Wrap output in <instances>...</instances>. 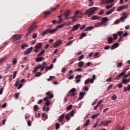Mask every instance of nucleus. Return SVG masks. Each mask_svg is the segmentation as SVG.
<instances>
[{"mask_svg": "<svg viewBox=\"0 0 130 130\" xmlns=\"http://www.w3.org/2000/svg\"><path fill=\"white\" fill-rule=\"evenodd\" d=\"M38 27V25H37V22H34L31 24V25H30L29 27L27 29V32L25 36H28V35H30L36 28Z\"/></svg>", "mask_w": 130, "mask_h": 130, "instance_id": "1", "label": "nucleus"}, {"mask_svg": "<svg viewBox=\"0 0 130 130\" xmlns=\"http://www.w3.org/2000/svg\"><path fill=\"white\" fill-rule=\"evenodd\" d=\"M98 8L96 7H92L90 8L86 11L85 15L86 16H88V17H90L95 14V11H97Z\"/></svg>", "mask_w": 130, "mask_h": 130, "instance_id": "2", "label": "nucleus"}, {"mask_svg": "<svg viewBox=\"0 0 130 130\" xmlns=\"http://www.w3.org/2000/svg\"><path fill=\"white\" fill-rule=\"evenodd\" d=\"M57 32V28L51 29L50 28H48L46 30L43 32V35H47L48 33L50 34H54Z\"/></svg>", "mask_w": 130, "mask_h": 130, "instance_id": "3", "label": "nucleus"}, {"mask_svg": "<svg viewBox=\"0 0 130 130\" xmlns=\"http://www.w3.org/2000/svg\"><path fill=\"white\" fill-rule=\"evenodd\" d=\"M21 36L19 35H14L12 39H13V42H16L15 43H19L20 42L19 40H21Z\"/></svg>", "mask_w": 130, "mask_h": 130, "instance_id": "4", "label": "nucleus"}, {"mask_svg": "<svg viewBox=\"0 0 130 130\" xmlns=\"http://www.w3.org/2000/svg\"><path fill=\"white\" fill-rule=\"evenodd\" d=\"M46 95L47 96H46L45 98H44V101H47L48 99H51L53 98V94H52V93L50 92V91L47 92H46Z\"/></svg>", "mask_w": 130, "mask_h": 130, "instance_id": "5", "label": "nucleus"}, {"mask_svg": "<svg viewBox=\"0 0 130 130\" xmlns=\"http://www.w3.org/2000/svg\"><path fill=\"white\" fill-rule=\"evenodd\" d=\"M46 95L47 96H46L45 98H44V101H47L48 99H51L53 98V94H52V93L50 92V91L47 92H46Z\"/></svg>", "mask_w": 130, "mask_h": 130, "instance_id": "6", "label": "nucleus"}, {"mask_svg": "<svg viewBox=\"0 0 130 130\" xmlns=\"http://www.w3.org/2000/svg\"><path fill=\"white\" fill-rule=\"evenodd\" d=\"M45 66H46V63L45 62H43L42 65H40L39 66H37L35 68V69L38 70L40 69H41V71L42 72L43 70H44V68H45Z\"/></svg>", "mask_w": 130, "mask_h": 130, "instance_id": "7", "label": "nucleus"}, {"mask_svg": "<svg viewBox=\"0 0 130 130\" xmlns=\"http://www.w3.org/2000/svg\"><path fill=\"white\" fill-rule=\"evenodd\" d=\"M79 14H80V15H82V13L81 12H80V11H77L75 15L72 17L73 21H76V19H75L76 18H80V16H78Z\"/></svg>", "mask_w": 130, "mask_h": 130, "instance_id": "8", "label": "nucleus"}, {"mask_svg": "<svg viewBox=\"0 0 130 130\" xmlns=\"http://www.w3.org/2000/svg\"><path fill=\"white\" fill-rule=\"evenodd\" d=\"M114 0H101V3L102 5H104V4H110V3H113Z\"/></svg>", "mask_w": 130, "mask_h": 130, "instance_id": "9", "label": "nucleus"}, {"mask_svg": "<svg viewBox=\"0 0 130 130\" xmlns=\"http://www.w3.org/2000/svg\"><path fill=\"white\" fill-rule=\"evenodd\" d=\"M125 75V71H122L121 73H120L118 76L115 77V80H119L122 76H124Z\"/></svg>", "mask_w": 130, "mask_h": 130, "instance_id": "10", "label": "nucleus"}, {"mask_svg": "<svg viewBox=\"0 0 130 130\" xmlns=\"http://www.w3.org/2000/svg\"><path fill=\"white\" fill-rule=\"evenodd\" d=\"M61 43H62V42L61 41V40H58L54 43L53 46L54 47H57V46H59V45H61Z\"/></svg>", "mask_w": 130, "mask_h": 130, "instance_id": "11", "label": "nucleus"}, {"mask_svg": "<svg viewBox=\"0 0 130 130\" xmlns=\"http://www.w3.org/2000/svg\"><path fill=\"white\" fill-rule=\"evenodd\" d=\"M123 9H127V6L123 5L121 6H119L117 8V12H120V11H122V10H123Z\"/></svg>", "mask_w": 130, "mask_h": 130, "instance_id": "12", "label": "nucleus"}, {"mask_svg": "<svg viewBox=\"0 0 130 130\" xmlns=\"http://www.w3.org/2000/svg\"><path fill=\"white\" fill-rule=\"evenodd\" d=\"M80 27H81V25L79 23L77 24L73 27L72 31H77Z\"/></svg>", "mask_w": 130, "mask_h": 130, "instance_id": "13", "label": "nucleus"}, {"mask_svg": "<svg viewBox=\"0 0 130 130\" xmlns=\"http://www.w3.org/2000/svg\"><path fill=\"white\" fill-rule=\"evenodd\" d=\"M80 78H82V75H77L75 77V80H76L75 81L76 83H80V82H81V79H80Z\"/></svg>", "mask_w": 130, "mask_h": 130, "instance_id": "14", "label": "nucleus"}, {"mask_svg": "<svg viewBox=\"0 0 130 130\" xmlns=\"http://www.w3.org/2000/svg\"><path fill=\"white\" fill-rule=\"evenodd\" d=\"M110 122H111V121H103L101 122V124H103L104 126H107V125H108Z\"/></svg>", "mask_w": 130, "mask_h": 130, "instance_id": "15", "label": "nucleus"}, {"mask_svg": "<svg viewBox=\"0 0 130 130\" xmlns=\"http://www.w3.org/2000/svg\"><path fill=\"white\" fill-rule=\"evenodd\" d=\"M33 49V47H31L28 49H27L25 52H24V55H27V54H29L31 51H32V50Z\"/></svg>", "mask_w": 130, "mask_h": 130, "instance_id": "16", "label": "nucleus"}, {"mask_svg": "<svg viewBox=\"0 0 130 130\" xmlns=\"http://www.w3.org/2000/svg\"><path fill=\"white\" fill-rule=\"evenodd\" d=\"M127 18V14H124L119 19L120 22H124V19Z\"/></svg>", "mask_w": 130, "mask_h": 130, "instance_id": "17", "label": "nucleus"}, {"mask_svg": "<svg viewBox=\"0 0 130 130\" xmlns=\"http://www.w3.org/2000/svg\"><path fill=\"white\" fill-rule=\"evenodd\" d=\"M70 14H71V11L67 10L66 11V12L64 13V16L65 17V19L69 18V16H70Z\"/></svg>", "mask_w": 130, "mask_h": 130, "instance_id": "18", "label": "nucleus"}, {"mask_svg": "<svg viewBox=\"0 0 130 130\" xmlns=\"http://www.w3.org/2000/svg\"><path fill=\"white\" fill-rule=\"evenodd\" d=\"M89 83H91V84H93V79H90V78H88L84 82V84H85V85H88Z\"/></svg>", "mask_w": 130, "mask_h": 130, "instance_id": "19", "label": "nucleus"}, {"mask_svg": "<svg viewBox=\"0 0 130 130\" xmlns=\"http://www.w3.org/2000/svg\"><path fill=\"white\" fill-rule=\"evenodd\" d=\"M85 93L83 92H80L79 94V97L78 98V100H82V98H84V96L85 95Z\"/></svg>", "mask_w": 130, "mask_h": 130, "instance_id": "20", "label": "nucleus"}, {"mask_svg": "<svg viewBox=\"0 0 130 130\" xmlns=\"http://www.w3.org/2000/svg\"><path fill=\"white\" fill-rule=\"evenodd\" d=\"M118 43H116L115 44H113L111 47V49H115L117 47H118Z\"/></svg>", "mask_w": 130, "mask_h": 130, "instance_id": "21", "label": "nucleus"}, {"mask_svg": "<svg viewBox=\"0 0 130 130\" xmlns=\"http://www.w3.org/2000/svg\"><path fill=\"white\" fill-rule=\"evenodd\" d=\"M50 105V101H47L46 103V105H45L43 108V110L45 111V108H46V106H49Z\"/></svg>", "mask_w": 130, "mask_h": 130, "instance_id": "22", "label": "nucleus"}, {"mask_svg": "<svg viewBox=\"0 0 130 130\" xmlns=\"http://www.w3.org/2000/svg\"><path fill=\"white\" fill-rule=\"evenodd\" d=\"M92 29H94V27L88 26L84 29V31L86 32V31H90V30H92Z\"/></svg>", "mask_w": 130, "mask_h": 130, "instance_id": "23", "label": "nucleus"}, {"mask_svg": "<svg viewBox=\"0 0 130 130\" xmlns=\"http://www.w3.org/2000/svg\"><path fill=\"white\" fill-rule=\"evenodd\" d=\"M108 42L109 44H111V43L113 42V39L112 38V37L108 38Z\"/></svg>", "mask_w": 130, "mask_h": 130, "instance_id": "24", "label": "nucleus"}, {"mask_svg": "<svg viewBox=\"0 0 130 130\" xmlns=\"http://www.w3.org/2000/svg\"><path fill=\"white\" fill-rule=\"evenodd\" d=\"M58 8H59V5H56V6L55 7L51 8V12H54V11H56V10H57V9H58Z\"/></svg>", "mask_w": 130, "mask_h": 130, "instance_id": "25", "label": "nucleus"}, {"mask_svg": "<svg viewBox=\"0 0 130 130\" xmlns=\"http://www.w3.org/2000/svg\"><path fill=\"white\" fill-rule=\"evenodd\" d=\"M89 123H90V119H87L84 124V127H87L89 125Z\"/></svg>", "mask_w": 130, "mask_h": 130, "instance_id": "26", "label": "nucleus"}, {"mask_svg": "<svg viewBox=\"0 0 130 130\" xmlns=\"http://www.w3.org/2000/svg\"><path fill=\"white\" fill-rule=\"evenodd\" d=\"M41 46H42V43H38L36 45L35 48L39 49L41 48Z\"/></svg>", "mask_w": 130, "mask_h": 130, "instance_id": "27", "label": "nucleus"}, {"mask_svg": "<svg viewBox=\"0 0 130 130\" xmlns=\"http://www.w3.org/2000/svg\"><path fill=\"white\" fill-rule=\"evenodd\" d=\"M64 118V114H62L59 118V122H61L62 121V119Z\"/></svg>", "mask_w": 130, "mask_h": 130, "instance_id": "28", "label": "nucleus"}, {"mask_svg": "<svg viewBox=\"0 0 130 130\" xmlns=\"http://www.w3.org/2000/svg\"><path fill=\"white\" fill-rule=\"evenodd\" d=\"M86 36H87V35L85 32H83L82 34L80 35L79 39H83V38H84V37Z\"/></svg>", "mask_w": 130, "mask_h": 130, "instance_id": "29", "label": "nucleus"}, {"mask_svg": "<svg viewBox=\"0 0 130 130\" xmlns=\"http://www.w3.org/2000/svg\"><path fill=\"white\" fill-rule=\"evenodd\" d=\"M83 66H84V61H81L78 63V67L79 68H82V67H83Z\"/></svg>", "mask_w": 130, "mask_h": 130, "instance_id": "30", "label": "nucleus"}, {"mask_svg": "<svg viewBox=\"0 0 130 130\" xmlns=\"http://www.w3.org/2000/svg\"><path fill=\"white\" fill-rule=\"evenodd\" d=\"M126 36H127V32H125L123 35H122V36H120V40H122V37H126Z\"/></svg>", "mask_w": 130, "mask_h": 130, "instance_id": "31", "label": "nucleus"}, {"mask_svg": "<svg viewBox=\"0 0 130 130\" xmlns=\"http://www.w3.org/2000/svg\"><path fill=\"white\" fill-rule=\"evenodd\" d=\"M126 36H127V32H125L123 35H122V36H120V40H122V37H126Z\"/></svg>", "mask_w": 130, "mask_h": 130, "instance_id": "32", "label": "nucleus"}, {"mask_svg": "<svg viewBox=\"0 0 130 130\" xmlns=\"http://www.w3.org/2000/svg\"><path fill=\"white\" fill-rule=\"evenodd\" d=\"M66 120H68V121L70 120V119H71V114H67L66 117Z\"/></svg>", "mask_w": 130, "mask_h": 130, "instance_id": "33", "label": "nucleus"}, {"mask_svg": "<svg viewBox=\"0 0 130 130\" xmlns=\"http://www.w3.org/2000/svg\"><path fill=\"white\" fill-rule=\"evenodd\" d=\"M107 21H108V18L107 17H104L102 19V22H103V23H105L106 22H107Z\"/></svg>", "mask_w": 130, "mask_h": 130, "instance_id": "34", "label": "nucleus"}, {"mask_svg": "<svg viewBox=\"0 0 130 130\" xmlns=\"http://www.w3.org/2000/svg\"><path fill=\"white\" fill-rule=\"evenodd\" d=\"M64 26H66V23L63 24H61V25H58L57 28H54V29H57V31H58V28H62V27H64Z\"/></svg>", "mask_w": 130, "mask_h": 130, "instance_id": "35", "label": "nucleus"}, {"mask_svg": "<svg viewBox=\"0 0 130 130\" xmlns=\"http://www.w3.org/2000/svg\"><path fill=\"white\" fill-rule=\"evenodd\" d=\"M113 40L114 41H115V40H116V39H117V35L116 34H114L113 35Z\"/></svg>", "mask_w": 130, "mask_h": 130, "instance_id": "36", "label": "nucleus"}, {"mask_svg": "<svg viewBox=\"0 0 130 130\" xmlns=\"http://www.w3.org/2000/svg\"><path fill=\"white\" fill-rule=\"evenodd\" d=\"M5 60H7V57H4L1 59H0V63H2V62H4Z\"/></svg>", "mask_w": 130, "mask_h": 130, "instance_id": "37", "label": "nucleus"}, {"mask_svg": "<svg viewBox=\"0 0 130 130\" xmlns=\"http://www.w3.org/2000/svg\"><path fill=\"white\" fill-rule=\"evenodd\" d=\"M91 19L92 20H97L98 19H100V18L97 16L93 15L92 17H91Z\"/></svg>", "mask_w": 130, "mask_h": 130, "instance_id": "38", "label": "nucleus"}, {"mask_svg": "<svg viewBox=\"0 0 130 130\" xmlns=\"http://www.w3.org/2000/svg\"><path fill=\"white\" fill-rule=\"evenodd\" d=\"M25 47H28V45L26 43L23 44L21 45V48L22 49H24V48H25Z\"/></svg>", "mask_w": 130, "mask_h": 130, "instance_id": "39", "label": "nucleus"}, {"mask_svg": "<svg viewBox=\"0 0 130 130\" xmlns=\"http://www.w3.org/2000/svg\"><path fill=\"white\" fill-rule=\"evenodd\" d=\"M36 60L37 62L42 61L43 60V57L37 58Z\"/></svg>", "mask_w": 130, "mask_h": 130, "instance_id": "40", "label": "nucleus"}, {"mask_svg": "<svg viewBox=\"0 0 130 130\" xmlns=\"http://www.w3.org/2000/svg\"><path fill=\"white\" fill-rule=\"evenodd\" d=\"M7 45H8V43H4V45L0 46V50L3 48H5V46H7Z\"/></svg>", "mask_w": 130, "mask_h": 130, "instance_id": "41", "label": "nucleus"}, {"mask_svg": "<svg viewBox=\"0 0 130 130\" xmlns=\"http://www.w3.org/2000/svg\"><path fill=\"white\" fill-rule=\"evenodd\" d=\"M50 13H51V12L50 11L44 12V15H45V16L46 17V16H48V15H50Z\"/></svg>", "mask_w": 130, "mask_h": 130, "instance_id": "42", "label": "nucleus"}, {"mask_svg": "<svg viewBox=\"0 0 130 130\" xmlns=\"http://www.w3.org/2000/svg\"><path fill=\"white\" fill-rule=\"evenodd\" d=\"M122 84H126L127 83V80L123 78L121 81Z\"/></svg>", "mask_w": 130, "mask_h": 130, "instance_id": "43", "label": "nucleus"}, {"mask_svg": "<svg viewBox=\"0 0 130 130\" xmlns=\"http://www.w3.org/2000/svg\"><path fill=\"white\" fill-rule=\"evenodd\" d=\"M123 31H118L117 32V35H118L119 36H122V35H123Z\"/></svg>", "mask_w": 130, "mask_h": 130, "instance_id": "44", "label": "nucleus"}, {"mask_svg": "<svg viewBox=\"0 0 130 130\" xmlns=\"http://www.w3.org/2000/svg\"><path fill=\"white\" fill-rule=\"evenodd\" d=\"M74 42V41H69L66 44V46H69Z\"/></svg>", "mask_w": 130, "mask_h": 130, "instance_id": "45", "label": "nucleus"}, {"mask_svg": "<svg viewBox=\"0 0 130 130\" xmlns=\"http://www.w3.org/2000/svg\"><path fill=\"white\" fill-rule=\"evenodd\" d=\"M40 76H41V73L40 72H37L35 74V77H40Z\"/></svg>", "mask_w": 130, "mask_h": 130, "instance_id": "46", "label": "nucleus"}, {"mask_svg": "<svg viewBox=\"0 0 130 130\" xmlns=\"http://www.w3.org/2000/svg\"><path fill=\"white\" fill-rule=\"evenodd\" d=\"M18 72L17 71H15L14 72H13V79H15L16 78V76H17V73Z\"/></svg>", "mask_w": 130, "mask_h": 130, "instance_id": "47", "label": "nucleus"}, {"mask_svg": "<svg viewBox=\"0 0 130 130\" xmlns=\"http://www.w3.org/2000/svg\"><path fill=\"white\" fill-rule=\"evenodd\" d=\"M122 62L117 63V68H120V67H122Z\"/></svg>", "mask_w": 130, "mask_h": 130, "instance_id": "48", "label": "nucleus"}, {"mask_svg": "<svg viewBox=\"0 0 130 130\" xmlns=\"http://www.w3.org/2000/svg\"><path fill=\"white\" fill-rule=\"evenodd\" d=\"M114 4H111V5H108L106 6V9H111L112 7H113Z\"/></svg>", "mask_w": 130, "mask_h": 130, "instance_id": "49", "label": "nucleus"}, {"mask_svg": "<svg viewBox=\"0 0 130 130\" xmlns=\"http://www.w3.org/2000/svg\"><path fill=\"white\" fill-rule=\"evenodd\" d=\"M112 12H113V9H111L110 10H109V11L106 12V14L107 15H110V14H111L112 13Z\"/></svg>", "mask_w": 130, "mask_h": 130, "instance_id": "50", "label": "nucleus"}, {"mask_svg": "<svg viewBox=\"0 0 130 130\" xmlns=\"http://www.w3.org/2000/svg\"><path fill=\"white\" fill-rule=\"evenodd\" d=\"M34 109L35 111H37V110H38V106H37V105H35L34 106Z\"/></svg>", "mask_w": 130, "mask_h": 130, "instance_id": "51", "label": "nucleus"}, {"mask_svg": "<svg viewBox=\"0 0 130 130\" xmlns=\"http://www.w3.org/2000/svg\"><path fill=\"white\" fill-rule=\"evenodd\" d=\"M72 108H73V105H69V106L67 108V110H71V109H72Z\"/></svg>", "mask_w": 130, "mask_h": 130, "instance_id": "52", "label": "nucleus"}, {"mask_svg": "<svg viewBox=\"0 0 130 130\" xmlns=\"http://www.w3.org/2000/svg\"><path fill=\"white\" fill-rule=\"evenodd\" d=\"M23 87V84L22 83H20L18 85V87L17 88L18 90H20V89H21V88H22Z\"/></svg>", "mask_w": 130, "mask_h": 130, "instance_id": "53", "label": "nucleus"}, {"mask_svg": "<svg viewBox=\"0 0 130 130\" xmlns=\"http://www.w3.org/2000/svg\"><path fill=\"white\" fill-rule=\"evenodd\" d=\"M75 91H76V88H73L70 91V93H75Z\"/></svg>", "mask_w": 130, "mask_h": 130, "instance_id": "54", "label": "nucleus"}, {"mask_svg": "<svg viewBox=\"0 0 130 130\" xmlns=\"http://www.w3.org/2000/svg\"><path fill=\"white\" fill-rule=\"evenodd\" d=\"M98 115H99V114H95V115H93L92 116L91 118H92V119H95V118H96L97 116H98Z\"/></svg>", "mask_w": 130, "mask_h": 130, "instance_id": "55", "label": "nucleus"}, {"mask_svg": "<svg viewBox=\"0 0 130 130\" xmlns=\"http://www.w3.org/2000/svg\"><path fill=\"white\" fill-rule=\"evenodd\" d=\"M83 58H84V55H82L80 56L78 58V60H79V61L82 60V59H83Z\"/></svg>", "mask_w": 130, "mask_h": 130, "instance_id": "56", "label": "nucleus"}, {"mask_svg": "<svg viewBox=\"0 0 130 130\" xmlns=\"http://www.w3.org/2000/svg\"><path fill=\"white\" fill-rule=\"evenodd\" d=\"M83 71V69L82 68H77L75 71V72H82Z\"/></svg>", "mask_w": 130, "mask_h": 130, "instance_id": "57", "label": "nucleus"}, {"mask_svg": "<svg viewBox=\"0 0 130 130\" xmlns=\"http://www.w3.org/2000/svg\"><path fill=\"white\" fill-rule=\"evenodd\" d=\"M116 98H117V96H116V95L115 94H114L112 96V100H116Z\"/></svg>", "mask_w": 130, "mask_h": 130, "instance_id": "58", "label": "nucleus"}, {"mask_svg": "<svg viewBox=\"0 0 130 130\" xmlns=\"http://www.w3.org/2000/svg\"><path fill=\"white\" fill-rule=\"evenodd\" d=\"M19 95H20V93H17L15 94V98L16 99H18L19 98Z\"/></svg>", "mask_w": 130, "mask_h": 130, "instance_id": "59", "label": "nucleus"}, {"mask_svg": "<svg viewBox=\"0 0 130 130\" xmlns=\"http://www.w3.org/2000/svg\"><path fill=\"white\" fill-rule=\"evenodd\" d=\"M60 126V125H59V123H56V128L57 129H58V128H59Z\"/></svg>", "mask_w": 130, "mask_h": 130, "instance_id": "60", "label": "nucleus"}, {"mask_svg": "<svg viewBox=\"0 0 130 130\" xmlns=\"http://www.w3.org/2000/svg\"><path fill=\"white\" fill-rule=\"evenodd\" d=\"M86 28L85 25H82V26L80 27V30H84Z\"/></svg>", "mask_w": 130, "mask_h": 130, "instance_id": "61", "label": "nucleus"}, {"mask_svg": "<svg viewBox=\"0 0 130 130\" xmlns=\"http://www.w3.org/2000/svg\"><path fill=\"white\" fill-rule=\"evenodd\" d=\"M100 25H101L100 22L95 23L94 24V27H99V26H100Z\"/></svg>", "mask_w": 130, "mask_h": 130, "instance_id": "62", "label": "nucleus"}, {"mask_svg": "<svg viewBox=\"0 0 130 130\" xmlns=\"http://www.w3.org/2000/svg\"><path fill=\"white\" fill-rule=\"evenodd\" d=\"M66 71H67V69L66 68V67H63V68H62L61 70V72L62 73H66Z\"/></svg>", "mask_w": 130, "mask_h": 130, "instance_id": "63", "label": "nucleus"}, {"mask_svg": "<svg viewBox=\"0 0 130 130\" xmlns=\"http://www.w3.org/2000/svg\"><path fill=\"white\" fill-rule=\"evenodd\" d=\"M54 79V77L50 76L49 78L48 79V81H51V80H53Z\"/></svg>", "mask_w": 130, "mask_h": 130, "instance_id": "64", "label": "nucleus"}]
</instances>
